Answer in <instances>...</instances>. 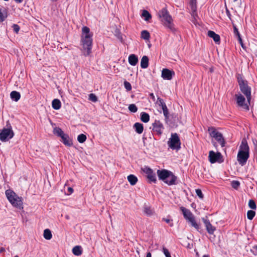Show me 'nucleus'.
<instances>
[{"instance_id": "obj_1", "label": "nucleus", "mask_w": 257, "mask_h": 257, "mask_svg": "<svg viewBox=\"0 0 257 257\" xmlns=\"http://www.w3.org/2000/svg\"><path fill=\"white\" fill-rule=\"evenodd\" d=\"M81 42L83 49L86 51L85 55H89L91 52L92 34L90 33V29L86 26H84L82 28Z\"/></svg>"}, {"instance_id": "obj_2", "label": "nucleus", "mask_w": 257, "mask_h": 257, "mask_svg": "<svg viewBox=\"0 0 257 257\" xmlns=\"http://www.w3.org/2000/svg\"><path fill=\"white\" fill-rule=\"evenodd\" d=\"M158 16L162 19V22L163 25L168 29L172 33H175L177 30L175 28L174 24L173 23V19L169 14L167 9L164 8L160 11L158 13Z\"/></svg>"}, {"instance_id": "obj_3", "label": "nucleus", "mask_w": 257, "mask_h": 257, "mask_svg": "<svg viewBox=\"0 0 257 257\" xmlns=\"http://www.w3.org/2000/svg\"><path fill=\"white\" fill-rule=\"evenodd\" d=\"M249 148L246 140L243 139L237 155V161L240 165L243 166L246 164L249 157Z\"/></svg>"}, {"instance_id": "obj_4", "label": "nucleus", "mask_w": 257, "mask_h": 257, "mask_svg": "<svg viewBox=\"0 0 257 257\" xmlns=\"http://www.w3.org/2000/svg\"><path fill=\"white\" fill-rule=\"evenodd\" d=\"M157 175L159 180H162L168 185H173L176 184L177 177L173 173L167 170H158Z\"/></svg>"}, {"instance_id": "obj_5", "label": "nucleus", "mask_w": 257, "mask_h": 257, "mask_svg": "<svg viewBox=\"0 0 257 257\" xmlns=\"http://www.w3.org/2000/svg\"><path fill=\"white\" fill-rule=\"evenodd\" d=\"M236 78L241 92L246 96L247 102L250 104L251 99V87L248 86L247 81L244 80L241 74H238Z\"/></svg>"}, {"instance_id": "obj_6", "label": "nucleus", "mask_w": 257, "mask_h": 257, "mask_svg": "<svg viewBox=\"0 0 257 257\" xmlns=\"http://www.w3.org/2000/svg\"><path fill=\"white\" fill-rule=\"evenodd\" d=\"M180 209L182 212L184 217L191 222L192 225L198 231L200 228L199 225L196 222L194 217L190 210L183 206H181Z\"/></svg>"}, {"instance_id": "obj_7", "label": "nucleus", "mask_w": 257, "mask_h": 257, "mask_svg": "<svg viewBox=\"0 0 257 257\" xmlns=\"http://www.w3.org/2000/svg\"><path fill=\"white\" fill-rule=\"evenodd\" d=\"M168 146L172 150H179L181 148V141L177 133H172L168 141Z\"/></svg>"}, {"instance_id": "obj_8", "label": "nucleus", "mask_w": 257, "mask_h": 257, "mask_svg": "<svg viewBox=\"0 0 257 257\" xmlns=\"http://www.w3.org/2000/svg\"><path fill=\"white\" fill-rule=\"evenodd\" d=\"M208 131L210 136L215 139V140L220 144L221 147L225 146V141L223 138L222 134L217 131V130L213 127H209Z\"/></svg>"}, {"instance_id": "obj_9", "label": "nucleus", "mask_w": 257, "mask_h": 257, "mask_svg": "<svg viewBox=\"0 0 257 257\" xmlns=\"http://www.w3.org/2000/svg\"><path fill=\"white\" fill-rule=\"evenodd\" d=\"M14 133L10 125L8 128H4L0 133V140L3 142H6L13 138Z\"/></svg>"}, {"instance_id": "obj_10", "label": "nucleus", "mask_w": 257, "mask_h": 257, "mask_svg": "<svg viewBox=\"0 0 257 257\" xmlns=\"http://www.w3.org/2000/svg\"><path fill=\"white\" fill-rule=\"evenodd\" d=\"M236 103L239 107L246 110H249V104L245 102V97L240 93L236 94L235 95Z\"/></svg>"}, {"instance_id": "obj_11", "label": "nucleus", "mask_w": 257, "mask_h": 257, "mask_svg": "<svg viewBox=\"0 0 257 257\" xmlns=\"http://www.w3.org/2000/svg\"><path fill=\"white\" fill-rule=\"evenodd\" d=\"M222 158L221 154L220 152L215 153L213 151H210L209 153V160L211 163H214L216 162H222L220 161Z\"/></svg>"}, {"instance_id": "obj_12", "label": "nucleus", "mask_w": 257, "mask_h": 257, "mask_svg": "<svg viewBox=\"0 0 257 257\" xmlns=\"http://www.w3.org/2000/svg\"><path fill=\"white\" fill-rule=\"evenodd\" d=\"M157 103H158L159 106H160L162 107V109L163 111V114L165 116V120H166V121H167L168 119H169V113L168 109L166 106V104L164 102L163 99L160 97L158 98Z\"/></svg>"}, {"instance_id": "obj_13", "label": "nucleus", "mask_w": 257, "mask_h": 257, "mask_svg": "<svg viewBox=\"0 0 257 257\" xmlns=\"http://www.w3.org/2000/svg\"><path fill=\"white\" fill-rule=\"evenodd\" d=\"M152 125L153 131L156 132L158 136H161L164 129L162 123L159 120H156Z\"/></svg>"}, {"instance_id": "obj_14", "label": "nucleus", "mask_w": 257, "mask_h": 257, "mask_svg": "<svg viewBox=\"0 0 257 257\" xmlns=\"http://www.w3.org/2000/svg\"><path fill=\"white\" fill-rule=\"evenodd\" d=\"M190 6L191 10V16L193 17V20H192L193 23L196 25V17H197V6H196V0H190Z\"/></svg>"}, {"instance_id": "obj_15", "label": "nucleus", "mask_w": 257, "mask_h": 257, "mask_svg": "<svg viewBox=\"0 0 257 257\" xmlns=\"http://www.w3.org/2000/svg\"><path fill=\"white\" fill-rule=\"evenodd\" d=\"M143 171L147 175V178L150 181L156 183L157 181L156 175L153 173V170L151 168L145 167L143 169Z\"/></svg>"}, {"instance_id": "obj_16", "label": "nucleus", "mask_w": 257, "mask_h": 257, "mask_svg": "<svg viewBox=\"0 0 257 257\" xmlns=\"http://www.w3.org/2000/svg\"><path fill=\"white\" fill-rule=\"evenodd\" d=\"M202 220L205 225L207 232L210 234H213L214 231L216 230V228L212 225L207 217H206V218H202Z\"/></svg>"}, {"instance_id": "obj_17", "label": "nucleus", "mask_w": 257, "mask_h": 257, "mask_svg": "<svg viewBox=\"0 0 257 257\" xmlns=\"http://www.w3.org/2000/svg\"><path fill=\"white\" fill-rule=\"evenodd\" d=\"M175 75L173 71H171L168 69L165 68L162 71V77L165 80H170L172 79V77Z\"/></svg>"}, {"instance_id": "obj_18", "label": "nucleus", "mask_w": 257, "mask_h": 257, "mask_svg": "<svg viewBox=\"0 0 257 257\" xmlns=\"http://www.w3.org/2000/svg\"><path fill=\"white\" fill-rule=\"evenodd\" d=\"M12 205L18 209H23V202L22 200L21 197H19L17 195L14 198V200H13L12 202H11Z\"/></svg>"}, {"instance_id": "obj_19", "label": "nucleus", "mask_w": 257, "mask_h": 257, "mask_svg": "<svg viewBox=\"0 0 257 257\" xmlns=\"http://www.w3.org/2000/svg\"><path fill=\"white\" fill-rule=\"evenodd\" d=\"M61 141L66 146L71 147L73 145L72 139L69 137L68 135L64 134L61 137Z\"/></svg>"}, {"instance_id": "obj_20", "label": "nucleus", "mask_w": 257, "mask_h": 257, "mask_svg": "<svg viewBox=\"0 0 257 257\" xmlns=\"http://www.w3.org/2000/svg\"><path fill=\"white\" fill-rule=\"evenodd\" d=\"M208 36L209 37L212 38L216 43L219 44L220 43V36L219 35L216 34L214 32L210 30L208 31Z\"/></svg>"}, {"instance_id": "obj_21", "label": "nucleus", "mask_w": 257, "mask_h": 257, "mask_svg": "<svg viewBox=\"0 0 257 257\" xmlns=\"http://www.w3.org/2000/svg\"><path fill=\"white\" fill-rule=\"evenodd\" d=\"M5 193L10 203L12 202L13 200H14V198H15V197L17 195L16 193L14 191L10 189L6 190Z\"/></svg>"}, {"instance_id": "obj_22", "label": "nucleus", "mask_w": 257, "mask_h": 257, "mask_svg": "<svg viewBox=\"0 0 257 257\" xmlns=\"http://www.w3.org/2000/svg\"><path fill=\"white\" fill-rule=\"evenodd\" d=\"M128 61L130 65L135 66L138 63V58L135 54H131L129 56Z\"/></svg>"}, {"instance_id": "obj_23", "label": "nucleus", "mask_w": 257, "mask_h": 257, "mask_svg": "<svg viewBox=\"0 0 257 257\" xmlns=\"http://www.w3.org/2000/svg\"><path fill=\"white\" fill-rule=\"evenodd\" d=\"M133 127L135 130L136 133L139 134H142L144 130L143 124L140 122L135 123L133 126Z\"/></svg>"}, {"instance_id": "obj_24", "label": "nucleus", "mask_w": 257, "mask_h": 257, "mask_svg": "<svg viewBox=\"0 0 257 257\" xmlns=\"http://www.w3.org/2000/svg\"><path fill=\"white\" fill-rule=\"evenodd\" d=\"M149 66V58L147 56H144L141 61V67L143 69L148 68Z\"/></svg>"}, {"instance_id": "obj_25", "label": "nucleus", "mask_w": 257, "mask_h": 257, "mask_svg": "<svg viewBox=\"0 0 257 257\" xmlns=\"http://www.w3.org/2000/svg\"><path fill=\"white\" fill-rule=\"evenodd\" d=\"M10 96L12 99L15 101H18L21 97L20 93L16 91H13L10 94Z\"/></svg>"}, {"instance_id": "obj_26", "label": "nucleus", "mask_w": 257, "mask_h": 257, "mask_svg": "<svg viewBox=\"0 0 257 257\" xmlns=\"http://www.w3.org/2000/svg\"><path fill=\"white\" fill-rule=\"evenodd\" d=\"M127 180L131 185H135L138 182L137 177L134 175L131 174L127 176Z\"/></svg>"}, {"instance_id": "obj_27", "label": "nucleus", "mask_w": 257, "mask_h": 257, "mask_svg": "<svg viewBox=\"0 0 257 257\" xmlns=\"http://www.w3.org/2000/svg\"><path fill=\"white\" fill-rule=\"evenodd\" d=\"M52 107L55 110H58L61 108V103L58 99H54L52 102Z\"/></svg>"}, {"instance_id": "obj_28", "label": "nucleus", "mask_w": 257, "mask_h": 257, "mask_svg": "<svg viewBox=\"0 0 257 257\" xmlns=\"http://www.w3.org/2000/svg\"><path fill=\"white\" fill-rule=\"evenodd\" d=\"M73 253L77 256L80 255L82 253V249L81 246L77 245L72 249Z\"/></svg>"}, {"instance_id": "obj_29", "label": "nucleus", "mask_w": 257, "mask_h": 257, "mask_svg": "<svg viewBox=\"0 0 257 257\" xmlns=\"http://www.w3.org/2000/svg\"><path fill=\"white\" fill-rule=\"evenodd\" d=\"M141 120L147 123L149 122L150 120V115L148 113L145 112H142L141 113Z\"/></svg>"}, {"instance_id": "obj_30", "label": "nucleus", "mask_w": 257, "mask_h": 257, "mask_svg": "<svg viewBox=\"0 0 257 257\" xmlns=\"http://www.w3.org/2000/svg\"><path fill=\"white\" fill-rule=\"evenodd\" d=\"M53 133L54 135L59 137H61L65 134L62 129L59 127H55L54 128Z\"/></svg>"}, {"instance_id": "obj_31", "label": "nucleus", "mask_w": 257, "mask_h": 257, "mask_svg": "<svg viewBox=\"0 0 257 257\" xmlns=\"http://www.w3.org/2000/svg\"><path fill=\"white\" fill-rule=\"evenodd\" d=\"M44 237L47 240H50L52 237V235L50 229H46L44 231Z\"/></svg>"}, {"instance_id": "obj_32", "label": "nucleus", "mask_w": 257, "mask_h": 257, "mask_svg": "<svg viewBox=\"0 0 257 257\" xmlns=\"http://www.w3.org/2000/svg\"><path fill=\"white\" fill-rule=\"evenodd\" d=\"M141 38L145 40H148L150 38V35L147 30H143L141 32Z\"/></svg>"}, {"instance_id": "obj_33", "label": "nucleus", "mask_w": 257, "mask_h": 257, "mask_svg": "<svg viewBox=\"0 0 257 257\" xmlns=\"http://www.w3.org/2000/svg\"><path fill=\"white\" fill-rule=\"evenodd\" d=\"M142 16L144 18L145 21H149L151 18V15L147 10H143Z\"/></svg>"}, {"instance_id": "obj_34", "label": "nucleus", "mask_w": 257, "mask_h": 257, "mask_svg": "<svg viewBox=\"0 0 257 257\" xmlns=\"http://www.w3.org/2000/svg\"><path fill=\"white\" fill-rule=\"evenodd\" d=\"M86 140V136L84 134H80L77 137V140L80 143H84Z\"/></svg>"}, {"instance_id": "obj_35", "label": "nucleus", "mask_w": 257, "mask_h": 257, "mask_svg": "<svg viewBox=\"0 0 257 257\" xmlns=\"http://www.w3.org/2000/svg\"><path fill=\"white\" fill-rule=\"evenodd\" d=\"M128 108L131 112L133 113H135L138 111V107L135 104H130Z\"/></svg>"}, {"instance_id": "obj_36", "label": "nucleus", "mask_w": 257, "mask_h": 257, "mask_svg": "<svg viewBox=\"0 0 257 257\" xmlns=\"http://www.w3.org/2000/svg\"><path fill=\"white\" fill-rule=\"evenodd\" d=\"M255 215V211L253 210H248L247 212V218L249 220H252Z\"/></svg>"}, {"instance_id": "obj_37", "label": "nucleus", "mask_w": 257, "mask_h": 257, "mask_svg": "<svg viewBox=\"0 0 257 257\" xmlns=\"http://www.w3.org/2000/svg\"><path fill=\"white\" fill-rule=\"evenodd\" d=\"M248 206L252 209H255L256 208L255 202L252 199L249 200Z\"/></svg>"}, {"instance_id": "obj_38", "label": "nucleus", "mask_w": 257, "mask_h": 257, "mask_svg": "<svg viewBox=\"0 0 257 257\" xmlns=\"http://www.w3.org/2000/svg\"><path fill=\"white\" fill-rule=\"evenodd\" d=\"M144 212L149 216H151L153 214V212L149 207L145 206L144 207Z\"/></svg>"}, {"instance_id": "obj_39", "label": "nucleus", "mask_w": 257, "mask_h": 257, "mask_svg": "<svg viewBox=\"0 0 257 257\" xmlns=\"http://www.w3.org/2000/svg\"><path fill=\"white\" fill-rule=\"evenodd\" d=\"M124 86L126 91H129L132 90V85L130 82L127 81H124Z\"/></svg>"}, {"instance_id": "obj_40", "label": "nucleus", "mask_w": 257, "mask_h": 257, "mask_svg": "<svg viewBox=\"0 0 257 257\" xmlns=\"http://www.w3.org/2000/svg\"><path fill=\"white\" fill-rule=\"evenodd\" d=\"M240 185V182L238 181L233 180L231 182V186L234 189H237Z\"/></svg>"}, {"instance_id": "obj_41", "label": "nucleus", "mask_w": 257, "mask_h": 257, "mask_svg": "<svg viewBox=\"0 0 257 257\" xmlns=\"http://www.w3.org/2000/svg\"><path fill=\"white\" fill-rule=\"evenodd\" d=\"M89 100L95 102L97 101V96L93 93H90L89 95Z\"/></svg>"}, {"instance_id": "obj_42", "label": "nucleus", "mask_w": 257, "mask_h": 257, "mask_svg": "<svg viewBox=\"0 0 257 257\" xmlns=\"http://www.w3.org/2000/svg\"><path fill=\"white\" fill-rule=\"evenodd\" d=\"M233 33H234V34L235 36L237 37V38H239L240 37H241L240 36V34L237 29V28H236V26L233 24Z\"/></svg>"}, {"instance_id": "obj_43", "label": "nucleus", "mask_w": 257, "mask_h": 257, "mask_svg": "<svg viewBox=\"0 0 257 257\" xmlns=\"http://www.w3.org/2000/svg\"><path fill=\"white\" fill-rule=\"evenodd\" d=\"M12 28H13L14 31L18 34L20 31V26L17 24H13L12 26Z\"/></svg>"}, {"instance_id": "obj_44", "label": "nucleus", "mask_w": 257, "mask_h": 257, "mask_svg": "<svg viewBox=\"0 0 257 257\" xmlns=\"http://www.w3.org/2000/svg\"><path fill=\"white\" fill-rule=\"evenodd\" d=\"M195 192H196V193L197 195L200 199H203V193L202 192V191L200 189H196Z\"/></svg>"}, {"instance_id": "obj_45", "label": "nucleus", "mask_w": 257, "mask_h": 257, "mask_svg": "<svg viewBox=\"0 0 257 257\" xmlns=\"http://www.w3.org/2000/svg\"><path fill=\"white\" fill-rule=\"evenodd\" d=\"M163 252L166 257H171V254L167 248L165 247H163Z\"/></svg>"}, {"instance_id": "obj_46", "label": "nucleus", "mask_w": 257, "mask_h": 257, "mask_svg": "<svg viewBox=\"0 0 257 257\" xmlns=\"http://www.w3.org/2000/svg\"><path fill=\"white\" fill-rule=\"evenodd\" d=\"M250 251L254 255H257V245H253L250 249Z\"/></svg>"}, {"instance_id": "obj_47", "label": "nucleus", "mask_w": 257, "mask_h": 257, "mask_svg": "<svg viewBox=\"0 0 257 257\" xmlns=\"http://www.w3.org/2000/svg\"><path fill=\"white\" fill-rule=\"evenodd\" d=\"M163 220H164L166 223L169 224V225L171 227H172L173 226V223L172 222V220H170L168 218H163Z\"/></svg>"}, {"instance_id": "obj_48", "label": "nucleus", "mask_w": 257, "mask_h": 257, "mask_svg": "<svg viewBox=\"0 0 257 257\" xmlns=\"http://www.w3.org/2000/svg\"><path fill=\"white\" fill-rule=\"evenodd\" d=\"M115 35L117 37L118 39L122 40V36L118 30H116L115 31Z\"/></svg>"}, {"instance_id": "obj_49", "label": "nucleus", "mask_w": 257, "mask_h": 257, "mask_svg": "<svg viewBox=\"0 0 257 257\" xmlns=\"http://www.w3.org/2000/svg\"><path fill=\"white\" fill-rule=\"evenodd\" d=\"M6 18V17L4 16V14L2 12V10L0 9V23L3 22Z\"/></svg>"}, {"instance_id": "obj_50", "label": "nucleus", "mask_w": 257, "mask_h": 257, "mask_svg": "<svg viewBox=\"0 0 257 257\" xmlns=\"http://www.w3.org/2000/svg\"><path fill=\"white\" fill-rule=\"evenodd\" d=\"M237 39H238V41H239V44H240V45H241V44H243V43L242 40V39H241V37H239V38H237Z\"/></svg>"}, {"instance_id": "obj_51", "label": "nucleus", "mask_w": 257, "mask_h": 257, "mask_svg": "<svg viewBox=\"0 0 257 257\" xmlns=\"http://www.w3.org/2000/svg\"><path fill=\"white\" fill-rule=\"evenodd\" d=\"M68 191H69L70 194H71L73 192V189L71 187H68Z\"/></svg>"}, {"instance_id": "obj_52", "label": "nucleus", "mask_w": 257, "mask_h": 257, "mask_svg": "<svg viewBox=\"0 0 257 257\" xmlns=\"http://www.w3.org/2000/svg\"><path fill=\"white\" fill-rule=\"evenodd\" d=\"M146 257H152V255H151V252H148L147 253Z\"/></svg>"}, {"instance_id": "obj_53", "label": "nucleus", "mask_w": 257, "mask_h": 257, "mask_svg": "<svg viewBox=\"0 0 257 257\" xmlns=\"http://www.w3.org/2000/svg\"><path fill=\"white\" fill-rule=\"evenodd\" d=\"M23 0H15V2L17 3H21Z\"/></svg>"}, {"instance_id": "obj_54", "label": "nucleus", "mask_w": 257, "mask_h": 257, "mask_svg": "<svg viewBox=\"0 0 257 257\" xmlns=\"http://www.w3.org/2000/svg\"><path fill=\"white\" fill-rule=\"evenodd\" d=\"M226 13L228 14V16L230 15L229 12L228 10H226Z\"/></svg>"}, {"instance_id": "obj_55", "label": "nucleus", "mask_w": 257, "mask_h": 257, "mask_svg": "<svg viewBox=\"0 0 257 257\" xmlns=\"http://www.w3.org/2000/svg\"><path fill=\"white\" fill-rule=\"evenodd\" d=\"M241 45V46L242 47V48L243 49H244V45H243V44H241V45Z\"/></svg>"}, {"instance_id": "obj_56", "label": "nucleus", "mask_w": 257, "mask_h": 257, "mask_svg": "<svg viewBox=\"0 0 257 257\" xmlns=\"http://www.w3.org/2000/svg\"><path fill=\"white\" fill-rule=\"evenodd\" d=\"M213 69H212V68H210V72H213Z\"/></svg>"}, {"instance_id": "obj_57", "label": "nucleus", "mask_w": 257, "mask_h": 257, "mask_svg": "<svg viewBox=\"0 0 257 257\" xmlns=\"http://www.w3.org/2000/svg\"><path fill=\"white\" fill-rule=\"evenodd\" d=\"M203 257H209L208 255H204Z\"/></svg>"}, {"instance_id": "obj_58", "label": "nucleus", "mask_w": 257, "mask_h": 257, "mask_svg": "<svg viewBox=\"0 0 257 257\" xmlns=\"http://www.w3.org/2000/svg\"><path fill=\"white\" fill-rule=\"evenodd\" d=\"M52 2H56L57 0H51Z\"/></svg>"}, {"instance_id": "obj_59", "label": "nucleus", "mask_w": 257, "mask_h": 257, "mask_svg": "<svg viewBox=\"0 0 257 257\" xmlns=\"http://www.w3.org/2000/svg\"><path fill=\"white\" fill-rule=\"evenodd\" d=\"M66 218L67 219H69V217H68V216H67H67H66Z\"/></svg>"}, {"instance_id": "obj_60", "label": "nucleus", "mask_w": 257, "mask_h": 257, "mask_svg": "<svg viewBox=\"0 0 257 257\" xmlns=\"http://www.w3.org/2000/svg\"><path fill=\"white\" fill-rule=\"evenodd\" d=\"M237 0H233L234 2H236Z\"/></svg>"}, {"instance_id": "obj_61", "label": "nucleus", "mask_w": 257, "mask_h": 257, "mask_svg": "<svg viewBox=\"0 0 257 257\" xmlns=\"http://www.w3.org/2000/svg\"><path fill=\"white\" fill-rule=\"evenodd\" d=\"M14 257H19V256H17V255H16V256H14Z\"/></svg>"}]
</instances>
